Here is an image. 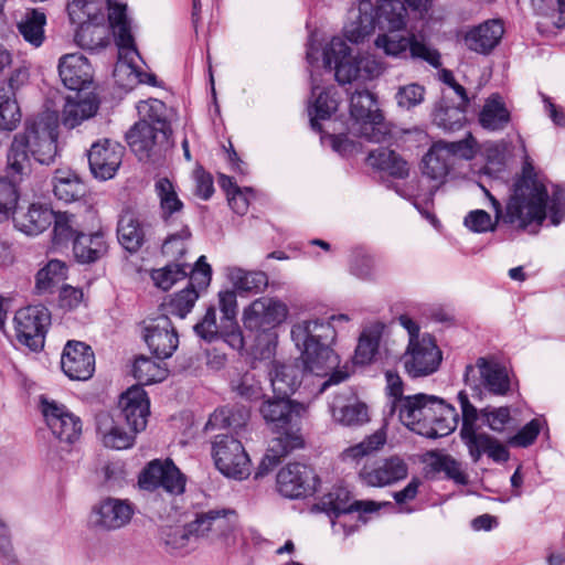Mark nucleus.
Here are the masks:
<instances>
[{
	"instance_id": "nucleus-34",
	"label": "nucleus",
	"mask_w": 565,
	"mask_h": 565,
	"mask_svg": "<svg viewBox=\"0 0 565 565\" xmlns=\"http://www.w3.org/2000/svg\"><path fill=\"white\" fill-rule=\"evenodd\" d=\"M98 109V104L93 95L76 93L68 96L62 111V124L67 128H75L84 120L93 117Z\"/></svg>"
},
{
	"instance_id": "nucleus-40",
	"label": "nucleus",
	"mask_w": 565,
	"mask_h": 565,
	"mask_svg": "<svg viewBox=\"0 0 565 565\" xmlns=\"http://www.w3.org/2000/svg\"><path fill=\"white\" fill-rule=\"evenodd\" d=\"M509 121L510 113L502 98L498 94L491 95L479 114L481 127L490 131L502 130Z\"/></svg>"
},
{
	"instance_id": "nucleus-12",
	"label": "nucleus",
	"mask_w": 565,
	"mask_h": 565,
	"mask_svg": "<svg viewBox=\"0 0 565 565\" xmlns=\"http://www.w3.org/2000/svg\"><path fill=\"white\" fill-rule=\"evenodd\" d=\"M135 38H115L118 61L114 68L116 83L125 88L131 89L138 84L159 86L154 74L143 72L140 68L141 56L134 41Z\"/></svg>"
},
{
	"instance_id": "nucleus-9",
	"label": "nucleus",
	"mask_w": 565,
	"mask_h": 565,
	"mask_svg": "<svg viewBox=\"0 0 565 565\" xmlns=\"http://www.w3.org/2000/svg\"><path fill=\"white\" fill-rule=\"evenodd\" d=\"M463 381L472 391L473 397L482 399L484 392L495 396H505L511 391L512 374L495 358L480 356L475 364L466 366Z\"/></svg>"
},
{
	"instance_id": "nucleus-52",
	"label": "nucleus",
	"mask_w": 565,
	"mask_h": 565,
	"mask_svg": "<svg viewBox=\"0 0 565 565\" xmlns=\"http://www.w3.org/2000/svg\"><path fill=\"white\" fill-rule=\"evenodd\" d=\"M108 21L114 35H131L132 20L127 14V4L107 0Z\"/></svg>"
},
{
	"instance_id": "nucleus-11",
	"label": "nucleus",
	"mask_w": 565,
	"mask_h": 565,
	"mask_svg": "<svg viewBox=\"0 0 565 565\" xmlns=\"http://www.w3.org/2000/svg\"><path fill=\"white\" fill-rule=\"evenodd\" d=\"M476 140L469 136L462 140L433 143L427 153L423 157V174L428 179L443 184L449 174L455 159H472L475 156Z\"/></svg>"
},
{
	"instance_id": "nucleus-22",
	"label": "nucleus",
	"mask_w": 565,
	"mask_h": 565,
	"mask_svg": "<svg viewBox=\"0 0 565 565\" xmlns=\"http://www.w3.org/2000/svg\"><path fill=\"white\" fill-rule=\"evenodd\" d=\"M138 483L145 490L162 487L172 494H180L185 488L183 476L171 460L151 461L141 472Z\"/></svg>"
},
{
	"instance_id": "nucleus-62",
	"label": "nucleus",
	"mask_w": 565,
	"mask_h": 565,
	"mask_svg": "<svg viewBox=\"0 0 565 565\" xmlns=\"http://www.w3.org/2000/svg\"><path fill=\"white\" fill-rule=\"evenodd\" d=\"M544 424L543 418H533L509 439V444L514 447H529L536 440Z\"/></svg>"
},
{
	"instance_id": "nucleus-21",
	"label": "nucleus",
	"mask_w": 565,
	"mask_h": 565,
	"mask_svg": "<svg viewBox=\"0 0 565 565\" xmlns=\"http://www.w3.org/2000/svg\"><path fill=\"white\" fill-rule=\"evenodd\" d=\"M288 310L278 299L262 297L244 310V326L249 330L267 331L280 324Z\"/></svg>"
},
{
	"instance_id": "nucleus-58",
	"label": "nucleus",
	"mask_w": 565,
	"mask_h": 565,
	"mask_svg": "<svg viewBox=\"0 0 565 565\" xmlns=\"http://www.w3.org/2000/svg\"><path fill=\"white\" fill-rule=\"evenodd\" d=\"M425 93L424 86L409 83L397 88L395 100L398 107L409 110L424 102Z\"/></svg>"
},
{
	"instance_id": "nucleus-60",
	"label": "nucleus",
	"mask_w": 565,
	"mask_h": 565,
	"mask_svg": "<svg viewBox=\"0 0 565 565\" xmlns=\"http://www.w3.org/2000/svg\"><path fill=\"white\" fill-rule=\"evenodd\" d=\"M232 388L247 401H257L263 397V387L254 373H245L232 382Z\"/></svg>"
},
{
	"instance_id": "nucleus-19",
	"label": "nucleus",
	"mask_w": 565,
	"mask_h": 565,
	"mask_svg": "<svg viewBox=\"0 0 565 565\" xmlns=\"http://www.w3.org/2000/svg\"><path fill=\"white\" fill-rule=\"evenodd\" d=\"M142 337L149 350L160 360L170 358L179 345V335L167 315L145 323Z\"/></svg>"
},
{
	"instance_id": "nucleus-39",
	"label": "nucleus",
	"mask_w": 565,
	"mask_h": 565,
	"mask_svg": "<svg viewBox=\"0 0 565 565\" xmlns=\"http://www.w3.org/2000/svg\"><path fill=\"white\" fill-rule=\"evenodd\" d=\"M118 241L130 253L137 252L145 243V230L138 217L131 212H125L118 222Z\"/></svg>"
},
{
	"instance_id": "nucleus-26",
	"label": "nucleus",
	"mask_w": 565,
	"mask_h": 565,
	"mask_svg": "<svg viewBox=\"0 0 565 565\" xmlns=\"http://www.w3.org/2000/svg\"><path fill=\"white\" fill-rule=\"evenodd\" d=\"M124 152L121 145L108 139L93 143L88 151L92 173L100 180L114 178L121 164Z\"/></svg>"
},
{
	"instance_id": "nucleus-29",
	"label": "nucleus",
	"mask_w": 565,
	"mask_h": 565,
	"mask_svg": "<svg viewBox=\"0 0 565 565\" xmlns=\"http://www.w3.org/2000/svg\"><path fill=\"white\" fill-rule=\"evenodd\" d=\"M58 74L65 87L81 90L92 82V68L87 58L81 54H65L60 58Z\"/></svg>"
},
{
	"instance_id": "nucleus-49",
	"label": "nucleus",
	"mask_w": 565,
	"mask_h": 565,
	"mask_svg": "<svg viewBox=\"0 0 565 565\" xmlns=\"http://www.w3.org/2000/svg\"><path fill=\"white\" fill-rule=\"evenodd\" d=\"M468 106L458 104L457 106H448L444 103L437 105L433 120L445 130H457L466 122V109Z\"/></svg>"
},
{
	"instance_id": "nucleus-32",
	"label": "nucleus",
	"mask_w": 565,
	"mask_h": 565,
	"mask_svg": "<svg viewBox=\"0 0 565 565\" xmlns=\"http://www.w3.org/2000/svg\"><path fill=\"white\" fill-rule=\"evenodd\" d=\"M97 433L105 447L111 449H127L134 445V431H126L111 415L102 413L97 416Z\"/></svg>"
},
{
	"instance_id": "nucleus-45",
	"label": "nucleus",
	"mask_w": 565,
	"mask_h": 565,
	"mask_svg": "<svg viewBox=\"0 0 565 565\" xmlns=\"http://www.w3.org/2000/svg\"><path fill=\"white\" fill-rule=\"evenodd\" d=\"M385 443V433L377 430L361 443L345 448L341 452V460L347 463H360L363 459L366 458V461H370L369 458L382 446H384Z\"/></svg>"
},
{
	"instance_id": "nucleus-53",
	"label": "nucleus",
	"mask_w": 565,
	"mask_h": 565,
	"mask_svg": "<svg viewBox=\"0 0 565 565\" xmlns=\"http://www.w3.org/2000/svg\"><path fill=\"white\" fill-rule=\"evenodd\" d=\"M192 234L188 225H182L180 230L168 234L162 244L163 255L178 259L182 257L190 244Z\"/></svg>"
},
{
	"instance_id": "nucleus-46",
	"label": "nucleus",
	"mask_w": 565,
	"mask_h": 565,
	"mask_svg": "<svg viewBox=\"0 0 565 565\" xmlns=\"http://www.w3.org/2000/svg\"><path fill=\"white\" fill-rule=\"evenodd\" d=\"M382 330L381 326H373L361 333L353 358L355 364L364 365L373 361L379 349Z\"/></svg>"
},
{
	"instance_id": "nucleus-63",
	"label": "nucleus",
	"mask_w": 565,
	"mask_h": 565,
	"mask_svg": "<svg viewBox=\"0 0 565 565\" xmlns=\"http://www.w3.org/2000/svg\"><path fill=\"white\" fill-rule=\"evenodd\" d=\"M480 415L489 428L498 433L503 431L507 424L511 420L510 408L507 406L497 408L487 407L480 411Z\"/></svg>"
},
{
	"instance_id": "nucleus-23",
	"label": "nucleus",
	"mask_w": 565,
	"mask_h": 565,
	"mask_svg": "<svg viewBox=\"0 0 565 565\" xmlns=\"http://www.w3.org/2000/svg\"><path fill=\"white\" fill-rule=\"evenodd\" d=\"M64 374L73 381L89 380L95 372V354L92 348L81 341H68L61 356Z\"/></svg>"
},
{
	"instance_id": "nucleus-51",
	"label": "nucleus",
	"mask_w": 565,
	"mask_h": 565,
	"mask_svg": "<svg viewBox=\"0 0 565 565\" xmlns=\"http://www.w3.org/2000/svg\"><path fill=\"white\" fill-rule=\"evenodd\" d=\"M53 242L56 245L65 244L75 239L78 232L76 217L68 212H54L53 218Z\"/></svg>"
},
{
	"instance_id": "nucleus-56",
	"label": "nucleus",
	"mask_w": 565,
	"mask_h": 565,
	"mask_svg": "<svg viewBox=\"0 0 565 565\" xmlns=\"http://www.w3.org/2000/svg\"><path fill=\"white\" fill-rule=\"evenodd\" d=\"M188 268L189 267L184 264H169L162 268L152 270L151 278L158 288L168 290L177 281L186 277Z\"/></svg>"
},
{
	"instance_id": "nucleus-20",
	"label": "nucleus",
	"mask_w": 565,
	"mask_h": 565,
	"mask_svg": "<svg viewBox=\"0 0 565 565\" xmlns=\"http://www.w3.org/2000/svg\"><path fill=\"white\" fill-rule=\"evenodd\" d=\"M408 475L407 463L398 456H391L375 461H365L359 477L370 487H387L405 479Z\"/></svg>"
},
{
	"instance_id": "nucleus-47",
	"label": "nucleus",
	"mask_w": 565,
	"mask_h": 565,
	"mask_svg": "<svg viewBox=\"0 0 565 565\" xmlns=\"http://www.w3.org/2000/svg\"><path fill=\"white\" fill-rule=\"evenodd\" d=\"M21 120V111L14 92L0 87V129L11 131Z\"/></svg>"
},
{
	"instance_id": "nucleus-28",
	"label": "nucleus",
	"mask_w": 565,
	"mask_h": 565,
	"mask_svg": "<svg viewBox=\"0 0 565 565\" xmlns=\"http://www.w3.org/2000/svg\"><path fill=\"white\" fill-rule=\"evenodd\" d=\"M324 504L335 514L338 518L337 521H332V526L335 532L340 529L348 535L355 530V526L350 525V529L347 530V521L340 520L343 515L348 516L352 511H364V512H373L376 510V504L373 501H350V493L348 490L343 488H337L329 492L326 495Z\"/></svg>"
},
{
	"instance_id": "nucleus-57",
	"label": "nucleus",
	"mask_w": 565,
	"mask_h": 565,
	"mask_svg": "<svg viewBox=\"0 0 565 565\" xmlns=\"http://www.w3.org/2000/svg\"><path fill=\"white\" fill-rule=\"evenodd\" d=\"M21 178H0V222L8 220L17 207L19 194L14 182Z\"/></svg>"
},
{
	"instance_id": "nucleus-8",
	"label": "nucleus",
	"mask_w": 565,
	"mask_h": 565,
	"mask_svg": "<svg viewBox=\"0 0 565 565\" xmlns=\"http://www.w3.org/2000/svg\"><path fill=\"white\" fill-rule=\"evenodd\" d=\"M457 399L462 417L460 438L467 447L471 460L476 463L482 455H487L495 462L508 461L509 451L507 447L489 434L478 431L479 412L470 403L467 392L460 391Z\"/></svg>"
},
{
	"instance_id": "nucleus-59",
	"label": "nucleus",
	"mask_w": 565,
	"mask_h": 565,
	"mask_svg": "<svg viewBox=\"0 0 565 565\" xmlns=\"http://www.w3.org/2000/svg\"><path fill=\"white\" fill-rule=\"evenodd\" d=\"M162 539L164 544L173 551L186 550L192 539L195 537V532L190 531V522L184 526L169 527L163 531Z\"/></svg>"
},
{
	"instance_id": "nucleus-7",
	"label": "nucleus",
	"mask_w": 565,
	"mask_h": 565,
	"mask_svg": "<svg viewBox=\"0 0 565 565\" xmlns=\"http://www.w3.org/2000/svg\"><path fill=\"white\" fill-rule=\"evenodd\" d=\"M190 531L195 532L196 539H205L225 548L245 545V535L233 509L215 508L195 513Z\"/></svg>"
},
{
	"instance_id": "nucleus-38",
	"label": "nucleus",
	"mask_w": 565,
	"mask_h": 565,
	"mask_svg": "<svg viewBox=\"0 0 565 565\" xmlns=\"http://www.w3.org/2000/svg\"><path fill=\"white\" fill-rule=\"evenodd\" d=\"M53 192L58 200L70 203L81 199L86 188L75 172L58 169L53 178Z\"/></svg>"
},
{
	"instance_id": "nucleus-1",
	"label": "nucleus",
	"mask_w": 565,
	"mask_h": 565,
	"mask_svg": "<svg viewBox=\"0 0 565 565\" xmlns=\"http://www.w3.org/2000/svg\"><path fill=\"white\" fill-rule=\"evenodd\" d=\"M495 212V218L484 210L470 211L463 220L465 226L473 233L493 232L501 220L519 231L537 233L550 212L553 225L565 217V191L553 185L548 191L547 179L532 164L526 156L522 172L514 180L504 211L501 203L486 191Z\"/></svg>"
},
{
	"instance_id": "nucleus-54",
	"label": "nucleus",
	"mask_w": 565,
	"mask_h": 565,
	"mask_svg": "<svg viewBox=\"0 0 565 565\" xmlns=\"http://www.w3.org/2000/svg\"><path fill=\"white\" fill-rule=\"evenodd\" d=\"M139 120H145L150 125L160 126L167 129L168 122L166 120V105L163 102L157 98H149L147 100H140L137 106Z\"/></svg>"
},
{
	"instance_id": "nucleus-14",
	"label": "nucleus",
	"mask_w": 565,
	"mask_h": 565,
	"mask_svg": "<svg viewBox=\"0 0 565 565\" xmlns=\"http://www.w3.org/2000/svg\"><path fill=\"white\" fill-rule=\"evenodd\" d=\"M216 468L226 477L245 479L249 476L250 460L242 443L228 435H217L212 443Z\"/></svg>"
},
{
	"instance_id": "nucleus-2",
	"label": "nucleus",
	"mask_w": 565,
	"mask_h": 565,
	"mask_svg": "<svg viewBox=\"0 0 565 565\" xmlns=\"http://www.w3.org/2000/svg\"><path fill=\"white\" fill-rule=\"evenodd\" d=\"M291 338L301 351L302 370L296 363H273L269 376L277 395L292 394L299 386L303 372L318 376L331 372L329 380L322 383L320 393L331 384L341 383L349 377L347 366L339 367V356L330 347V342L335 338L331 322L320 319L298 322L291 329Z\"/></svg>"
},
{
	"instance_id": "nucleus-37",
	"label": "nucleus",
	"mask_w": 565,
	"mask_h": 565,
	"mask_svg": "<svg viewBox=\"0 0 565 565\" xmlns=\"http://www.w3.org/2000/svg\"><path fill=\"white\" fill-rule=\"evenodd\" d=\"M311 98L313 102L308 107L311 127L320 130L319 120L328 119L338 108V100L331 96L330 89H321L313 74L311 75Z\"/></svg>"
},
{
	"instance_id": "nucleus-18",
	"label": "nucleus",
	"mask_w": 565,
	"mask_h": 565,
	"mask_svg": "<svg viewBox=\"0 0 565 565\" xmlns=\"http://www.w3.org/2000/svg\"><path fill=\"white\" fill-rule=\"evenodd\" d=\"M317 476L313 469L300 462L282 467L276 477L278 492L289 499H299L317 490Z\"/></svg>"
},
{
	"instance_id": "nucleus-4",
	"label": "nucleus",
	"mask_w": 565,
	"mask_h": 565,
	"mask_svg": "<svg viewBox=\"0 0 565 565\" xmlns=\"http://www.w3.org/2000/svg\"><path fill=\"white\" fill-rule=\"evenodd\" d=\"M307 405L284 395L267 398L262 403L259 407L262 417L279 435L269 441L256 476L267 475L290 451L302 447L303 439L299 434V424L307 415Z\"/></svg>"
},
{
	"instance_id": "nucleus-10",
	"label": "nucleus",
	"mask_w": 565,
	"mask_h": 565,
	"mask_svg": "<svg viewBox=\"0 0 565 565\" xmlns=\"http://www.w3.org/2000/svg\"><path fill=\"white\" fill-rule=\"evenodd\" d=\"M350 115L352 121L350 131L353 135L376 143L386 140L388 129L372 93L369 90L355 92L350 99Z\"/></svg>"
},
{
	"instance_id": "nucleus-5",
	"label": "nucleus",
	"mask_w": 565,
	"mask_h": 565,
	"mask_svg": "<svg viewBox=\"0 0 565 565\" xmlns=\"http://www.w3.org/2000/svg\"><path fill=\"white\" fill-rule=\"evenodd\" d=\"M57 117L45 113L28 120L22 132L14 136L8 151V173L12 178L30 172V157L41 164H51L57 156Z\"/></svg>"
},
{
	"instance_id": "nucleus-16",
	"label": "nucleus",
	"mask_w": 565,
	"mask_h": 565,
	"mask_svg": "<svg viewBox=\"0 0 565 565\" xmlns=\"http://www.w3.org/2000/svg\"><path fill=\"white\" fill-rule=\"evenodd\" d=\"M13 323L18 341L31 350L38 351L44 345L51 315L44 306H28L15 312Z\"/></svg>"
},
{
	"instance_id": "nucleus-24",
	"label": "nucleus",
	"mask_w": 565,
	"mask_h": 565,
	"mask_svg": "<svg viewBox=\"0 0 565 565\" xmlns=\"http://www.w3.org/2000/svg\"><path fill=\"white\" fill-rule=\"evenodd\" d=\"M375 45L388 56L422 58L434 67L441 64L438 51L418 42L416 38H376Z\"/></svg>"
},
{
	"instance_id": "nucleus-25",
	"label": "nucleus",
	"mask_w": 565,
	"mask_h": 565,
	"mask_svg": "<svg viewBox=\"0 0 565 565\" xmlns=\"http://www.w3.org/2000/svg\"><path fill=\"white\" fill-rule=\"evenodd\" d=\"M42 414L51 431L62 441L73 443L82 433L79 417L55 401H42Z\"/></svg>"
},
{
	"instance_id": "nucleus-42",
	"label": "nucleus",
	"mask_w": 565,
	"mask_h": 565,
	"mask_svg": "<svg viewBox=\"0 0 565 565\" xmlns=\"http://www.w3.org/2000/svg\"><path fill=\"white\" fill-rule=\"evenodd\" d=\"M73 252L79 263H93L106 254L107 244L100 233H82L74 239Z\"/></svg>"
},
{
	"instance_id": "nucleus-64",
	"label": "nucleus",
	"mask_w": 565,
	"mask_h": 565,
	"mask_svg": "<svg viewBox=\"0 0 565 565\" xmlns=\"http://www.w3.org/2000/svg\"><path fill=\"white\" fill-rule=\"evenodd\" d=\"M195 333L203 340L212 342L218 339L221 332V323L216 322V311L214 308H209L203 319L194 326Z\"/></svg>"
},
{
	"instance_id": "nucleus-55",
	"label": "nucleus",
	"mask_w": 565,
	"mask_h": 565,
	"mask_svg": "<svg viewBox=\"0 0 565 565\" xmlns=\"http://www.w3.org/2000/svg\"><path fill=\"white\" fill-rule=\"evenodd\" d=\"M198 297L199 291L194 288L188 287L181 290L163 305L164 315H172L181 319L184 318L193 308Z\"/></svg>"
},
{
	"instance_id": "nucleus-13",
	"label": "nucleus",
	"mask_w": 565,
	"mask_h": 565,
	"mask_svg": "<svg viewBox=\"0 0 565 565\" xmlns=\"http://www.w3.org/2000/svg\"><path fill=\"white\" fill-rule=\"evenodd\" d=\"M136 505L128 499L106 497L96 502L88 514V526L97 532L118 531L130 524Z\"/></svg>"
},
{
	"instance_id": "nucleus-36",
	"label": "nucleus",
	"mask_w": 565,
	"mask_h": 565,
	"mask_svg": "<svg viewBox=\"0 0 565 565\" xmlns=\"http://www.w3.org/2000/svg\"><path fill=\"white\" fill-rule=\"evenodd\" d=\"M225 276L241 295L258 294L268 285L267 275L260 270H246L238 266H227Z\"/></svg>"
},
{
	"instance_id": "nucleus-17",
	"label": "nucleus",
	"mask_w": 565,
	"mask_h": 565,
	"mask_svg": "<svg viewBox=\"0 0 565 565\" xmlns=\"http://www.w3.org/2000/svg\"><path fill=\"white\" fill-rule=\"evenodd\" d=\"M167 129L138 120L126 134V141L140 161L156 162L167 143Z\"/></svg>"
},
{
	"instance_id": "nucleus-48",
	"label": "nucleus",
	"mask_w": 565,
	"mask_h": 565,
	"mask_svg": "<svg viewBox=\"0 0 565 565\" xmlns=\"http://www.w3.org/2000/svg\"><path fill=\"white\" fill-rule=\"evenodd\" d=\"M132 373L140 384L149 385L163 381L168 375V370L159 362L147 356H139L134 362Z\"/></svg>"
},
{
	"instance_id": "nucleus-30",
	"label": "nucleus",
	"mask_w": 565,
	"mask_h": 565,
	"mask_svg": "<svg viewBox=\"0 0 565 565\" xmlns=\"http://www.w3.org/2000/svg\"><path fill=\"white\" fill-rule=\"evenodd\" d=\"M72 24L78 26L76 34L87 32L89 26H98L105 22L104 4L95 0H68L66 7Z\"/></svg>"
},
{
	"instance_id": "nucleus-27",
	"label": "nucleus",
	"mask_w": 565,
	"mask_h": 565,
	"mask_svg": "<svg viewBox=\"0 0 565 565\" xmlns=\"http://www.w3.org/2000/svg\"><path fill=\"white\" fill-rule=\"evenodd\" d=\"M119 416L134 433L141 431L147 426L150 414V402L145 390L131 386L120 395L118 402Z\"/></svg>"
},
{
	"instance_id": "nucleus-31",
	"label": "nucleus",
	"mask_w": 565,
	"mask_h": 565,
	"mask_svg": "<svg viewBox=\"0 0 565 565\" xmlns=\"http://www.w3.org/2000/svg\"><path fill=\"white\" fill-rule=\"evenodd\" d=\"M54 211L44 204H31L26 211L15 212L14 226L26 235H39L53 222Z\"/></svg>"
},
{
	"instance_id": "nucleus-33",
	"label": "nucleus",
	"mask_w": 565,
	"mask_h": 565,
	"mask_svg": "<svg viewBox=\"0 0 565 565\" xmlns=\"http://www.w3.org/2000/svg\"><path fill=\"white\" fill-rule=\"evenodd\" d=\"M375 7L372 0H360L350 8L343 35H371L376 28Z\"/></svg>"
},
{
	"instance_id": "nucleus-61",
	"label": "nucleus",
	"mask_w": 565,
	"mask_h": 565,
	"mask_svg": "<svg viewBox=\"0 0 565 565\" xmlns=\"http://www.w3.org/2000/svg\"><path fill=\"white\" fill-rule=\"evenodd\" d=\"M45 24V13L39 9H31L25 12L18 28L21 35H44Z\"/></svg>"
},
{
	"instance_id": "nucleus-50",
	"label": "nucleus",
	"mask_w": 565,
	"mask_h": 565,
	"mask_svg": "<svg viewBox=\"0 0 565 565\" xmlns=\"http://www.w3.org/2000/svg\"><path fill=\"white\" fill-rule=\"evenodd\" d=\"M65 278L66 265L58 259H52L38 271L35 288L39 294L50 292L55 285Z\"/></svg>"
},
{
	"instance_id": "nucleus-44",
	"label": "nucleus",
	"mask_w": 565,
	"mask_h": 565,
	"mask_svg": "<svg viewBox=\"0 0 565 565\" xmlns=\"http://www.w3.org/2000/svg\"><path fill=\"white\" fill-rule=\"evenodd\" d=\"M342 397L337 396L330 404V412L333 419L344 426H360L369 422L367 406L355 401L351 404L341 405Z\"/></svg>"
},
{
	"instance_id": "nucleus-15",
	"label": "nucleus",
	"mask_w": 565,
	"mask_h": 565,
	"mask_svg": "<svg viewBox=\"0 0 565 565\" xmlns=\"http://www.w3.org/2000/svg\"><path fill=\"white\" fill-rule=\"evenodd\" d=\"M443 353L435 339L424 333L420 339L408 341L403 355V364L406 373L412 377L428 376L435 373L441 363Z\"/></svg>"
},
{
	"instance_id": "nucleus-41",
	"label": "nucleus",
	"mask_w": 565,
	"mask_h": 565,
	"mask_svg": "<svg viewBox=\"0 0 565 565\" xmlns=\"http://www.w3.org/2000/svg\"><path fill=\"white\" fill-rule=\"evenodd\" d=\"M367 162L373 168L385 171L394 178H406L409 172L408 163L395 151L379 148L369 153Z\"/></svg>"
},
{
	"instance_id": "nucleus-6",
	"label": "nucleus",
	"mask_w": 565,
	"mask_h": 565,
	"mask_svg": "<svg viewBox=\"0 0 565 565\" xmlns=\"http://www.w3.org/2000/svg\"><path fill=\"white\" fill-rule=\"evenodd\" d=\"M391 413H396L398 420L409 430L427 438L448 436L458 425V413L454 406L423 393L392 399Z\"/></svg>"
},
{
	"instance_id": "nucleus-35",
	"label": "nucleus",
	"mask_w": 565,
	"mask_h": 565,
	"mask_svg": "<svg viewBox=\"0 0 565 565\" xmlns=\"http://www.w3.org/2000/svg\"><path fill=\"white\" fill-rule=\"evenodd\" d=\"M377 35L401 31L406 24V8L399 0H381L375 8Z\"/></svg>"
},
{
	"instance_id": "nucleus-3",
	"label": "nucleus",
	"mask_w": 565,
	"mask_h": 565,
	"mask_svg": "<svg viewBox=\"0 0 565 565\" xmlns=\"http://www.w3.org/2000/svg\"><path fill=\"white\" fill-rule=\"evenodd\" d=\"M359 39L363 38H310L307 61L312 66L321 62L324 68H333L340 84L379 77L383 73V66L374 56L353 55L351 45H356Z\"/></svg>"
},
{
	"instance_id": "nucleus-43",
	"label": "nucleus",
	"mask_w": 565,
	"mask_h": 565,
	"mask_svg": "<svg viewBox=\"0 0 565 565\" xmlns=\"http://www.w3.org/2000/svg\"><path fill=\"white\" fill-rule=\"evenodd\" d=\"M154 191L159 199L160 213L164 222L178 218L183 210V203L175 192L174 185L167 178H160L154 183Z\"/></svg>"
}]
</instances>
